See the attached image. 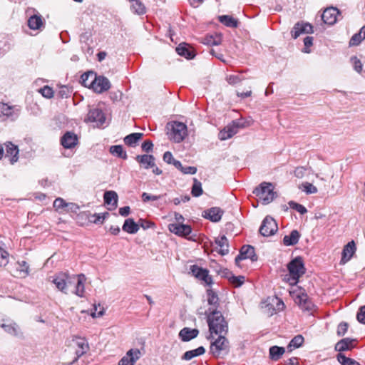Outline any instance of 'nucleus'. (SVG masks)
I'll return each instance as SVG.
<instances>
[{"label": "nucleus", "mask_w": 365, "mask_h": 365, "mask_svg": "<svg viewBox=\"0 0 365 365\" xmlns=\"http://www.w3.org/2000/svg\"><path fill=\"white\" fill-rule=\"evenodd\" d=\"M207 323L210 334H226L228 332V324L219 311H210Z\"/></svg>", "instance_id": "obj_1"}, {"label": "nucleus", "mask_w": 365, "mask_h": 365, "mask_svg": "<svg viewBox=\"0 0 365 365\" xmlns=\"http://www.w3.org/2000/svg\"><path fill=\"white\" fill-rule=\"evenodd\" d=\"M209 337L211 339L210 352L216 358L226 354L229 351L230 343L225 334H218L217 338H215L212 334Z\"/></svg>", "instance_id": "obj_2"}, {"label": "nucleus", "mask_w": 365, "mask_h": 365, "mask_svg": "<svg viewBox=\"0 0 365 365\" xmlns=\"http://www.w3.org/2000/svg\"><path fill=\"white\" fill-rule=\"evenodd\" d=\"M168 135L175 143L182 142L187 135V125L180 122H171L167 125Z\"/></svg>", "instance_id": "obj_3"}, {"label": "nucleus", "mask_w": 365, "mask_h": 365, "mask_svg": "<svg viewBox=\"0 0 365 365\" xmlns=\"http://www.w3.org/2000/svg\"><path fill=\"white\" fill-rule=\"evenodd\" d=\"M253 193L258 197L262 204L267 205L270 203L276 197V193L273 191V185L269 182H262L255 189Z\"/></svg>", "instance_id": "obj_4"}, {"label": "nucleus", "mask_w": 365, "mask_h": 365, "mask_svg": "<svg viewBox=\"0 0 365 365\" xmlns=\"http://www.w3.org/2000/svg\"><path fill=\"white\" fill-rule=\"evenodd\" d=\"M288 270L290 275L291 284H296L299 278L305 272L304 263L300 257H297L288 264Z\"/></svg>", "instance_id": "obj_5"}, {"label": "nucleus", "mask_w": 365, "mask_h": 365, "mask_svg": "<svg viewBox=\"0 0 365 365\" xmlns=\"http://www.w3.org/2000/svg\"><path fill=\"white\" fill-rule=\"evenodd\" d=\"M74 279L67 273L60 272L53 277L52 282L58 290L67 294L68 288L71 286V282H74Z\"/></svg>", "instance_id": "obj_6"}, {"label": "nucleus", "mask_w": 365, "mask_h": 365, "mask_svg": "<svg viewBox=\"0 0 365 365\" xmlns=\"http://www.w3.org/2000/svg\"><path fill=\"white\" fill-rule=\"evenodd\" d=\"M278 230L276 221L270 216H267L262 221L259 227V232L264 237H269L275 234Z\"/></svg>", "instance_id": "obj_7"}, {"label": "nucleus", "mask_w": 365, "mask_h": 365, "mask_svg": "<svg viewBox=\"0 0 365 365\" xmlns=\"http://www.w3.org/2000/svg\"><path fill=\"white\" fill-rule=\"evenodd\" d=\"M242 125L239 122L234 120L220 131L218 138L221 140H227L237 133L239 128Z\"/></svg>", "instance_id": "obj_8"}, {"label": "nucleus", "mask_w": 365, "mask_h": 365, "mask_svg": "<svg viewBox=\"0 0 365 365\" xmlns=\"http://www.w3.org/2000/svg\"><path fill=\"white\" fill-rule=\"evenodd\" d=\"M190 273L200 280L203 281L207 285L212 284V279L209 274V271L206 269L198 267L197 265H192L190 268Z\"/></svg>", "instance_id": "obj_9"}, {"label": "nucleus", "mask_w": 365, "mask_h": 365, "mask_svg": "<svg viewBox=\"0 0 365 365\" xmlns=\"http://www.w3.org/2000/svg\"><path fill=\"white\" fill-rule=\"evenodd\" d=\"M86 120L95 123L96 125L99 127L105 123L106 116L102 110L98 108H93L90 109Z\"/></svg>", "instance_id": "obj_10"}, {"label": "nucleus", "mask_w": 365, "mask_h": 365, "mask_svg": "<svg viewBox=\"0 0 365 365\" xmlns=\"http://www.w3.org/2000/svg\"><path fill=\"white\" fill-rule=\"evenodd\" d=\"M245 259H250L252 262L257 261V257L252 246H242L240 249V255H237L235 258V263L239 265L240 262Z\"/></svg>", "instance_id": "obj_11"}, {"label": "nucleus", "mask_w": 365, "mask_h": 365, "mask_svg": "<svg viewBox=\"0 0 365 365\" xmlns=\"http://www.w3.org/2000/svg\"><path fill=\"white\" fill-rule=\"evenodd\" d=\"M93 86L92 89L98 93H101L108 91L110 88V83L109 80L104 76H96L92 80Z\"/></svg>", "instance_id": "obj_12"}, {"label": "nucleus", "mask_w": 365, "mask_h": 365, "mask_svg": "<svg viewBox=\"0 0 365 365\" xmlns=\"http://www.w3.org/2000/svg\"><path fill=\"white\" fill-rule=\"evenodd\" d=\"M140 356L141 353L138 349H131L119 361L118 365H135Z\"/></svg>", "instance_id": "obj_13"}, {"label": "nucleus", "mask_w": 365, "mask_h": 365, "mask_svg": "<svg viewBox=\"0 0 365 365\" xmlns=\"http://www.w3.org/2000/svg\"><path fill=\"white\" fill-rule=\"evenodd\" d=\"M339 16H340L339 10L336 7L331 6L327 8L324 11L322 19L325 24L334 25L336 22Z\"/></svg>", "instance_id": "obj_14"}, {"label": "nucleus", "mask_w": 365, "mask_h": 365, "mask_svg": "<svg viewBox=\"0 0 365 365\" xmlns=\"http://www.w3.org/2000/svg\"><path fill=\"white\" fill-rule=\"evenodd\" d=\"M313 32V26L310 24L298 22L294 26L291 34L294 38H297L302 34H312Z\"/></svg>", "instance_id": "obj_15"}, {"label": "nucleus", "mask_w": 365, "mask_h": 365, "mask_svg": "<svg viewBox=\"0 0 365 365\" xmlns=\"http://www.w3.org/2000/svg\"><path fill=\"white\" fill-rule=\"evenodd\" d=\"M168 227L171 232L185 237H187L192 232V228L190 225L182 223H172L169 225Z\"/></svg>", "instance_id": "obj_16"}, {"label": "nucleus", "mask_w": 365, "mask_h": 365, "mask_svg": "<svg viewBox=\"0 0 365 365\" xmlns=\"http://www.w3.org/2000/svg\"><path fill=\"white\" fill-rule=\"evenodd\" d=\"M19 115V113L16 112L14 106H9L4 103H0V118H2V120H4L9 118L14 120Z\"/></svg>", "instance_id": "obj_17"}, {"label": "nucleus", "mask_w": 365, "mask_h": 365, "mask_svg": "<svg viewBox=\"0 0 365 365\" xmlns=\"http://www.w3.org/2000/svg\"><path fill=\"white\" fill-rule=\"evenodd\" d=\"M71 277L75 278L73 279L74 282H71V285H75V290L73 291V293L80 297H83L85 292V275L83 274L78 275H71Z\"/></svg>", "instance_id": "obj_18"}, {"label": "nucleus", "mask_w": 365, "mask_h": 365, "mask_svg": "<svg viewBox=\"0 0 365 365\" xmlns=\"http://www.w3.org/2000/svg\"><path fill=\"white\" fill-rule=\"evenodd\" d=\"M6 148L5 157L9 159L11 164H14L17 162L19 159V148L16 145L11 142H7L4 144Z\"/></svg>", "instance_id": "obj_19"}, {"label": "nucleus", "mask_w": 365, "mask_h": 365, "mask_svg": "<svg viewBox=\"0 0 365 365\" xmlns=\"http://www.w3.org/2000/svg\"><path fill=\"white\" fill-rule=\"evenodd\" d=\"M223 215V211L220 207H214L203 212L202 216L213 222H219Z\"/></svg>", "instance_id": "obj_20"}, {"label": "nucleus", "mask_w": 365, "mask_h": 365, "mask_svg": "<svg viewBox=\"0 0 365 365\" xmlns=\"http://www.w3.org/2000/svg\"><path fill=\"white\" fill-rule=\"evenodd\" d=\"M28 26L32 30L41 31L44 28L43 19L40 14L31 16L28 19Z\"/></svg>", "instance_id": "obj_21"}, {"label": "nucleus", "mask_w": 365, "mask_h": 365, "mask_svg": "<svg viewBox=\"0 0 365 365\" xmlns=\"http://www.w3.org/2000/svg\"><path fill=\"white\" fill-rule=\"evenodd\" d=\"M77 143V135L72 132H66L61 139V143L65 148H72Z\"/></svg>", "instance_id": "obj_22"}, {"label": "nucleus", "mask_w": 365, "mask_h": 365, "mask_svg": "<svg viewBox=\"0 0 365 365\" xmlns=\"http://www.w3.org/2000/svg\"><path fill=\"white\" fill-rule=\"evenodd\" d=\"M356 251V245L354 241L349 242L344 246L342 251V257L341 259V264H346L349 261Z\"/></svg>", "instance_id": "obj_23"}, {"label": "nucleus", "mask_w": 365, "mask_h": 365, "mask_svg": "<svg viewBox=\"0 0 365 365\" xmlns=\"http://www.w3.org/2000/svg\"><path fill=\"white\" fill-rule=\"evenodd\" d=\"M199 331L197 329L184 327L179 332V338L182 341H189L197 336Z\"/></svg>", "instance_id": "obj_24"}, {"label": "nucleus", "mask_w": 365, "mask_h": 365, "mask_svg": "<svg viewBox=\"0 0 365 365\" xmlns=\"http://www.w3.org/2000/svg\"><path fill=\"white\" fill-rule=\"evenodd\" d=\"M73 342L78 347V349L76 350V354L78 358L86 354L89 349L88 343L84 338L76 337L73 339Z\"/></svg>", "instance_id": "obj_25"}, {"label": "nucleus", "mask_w": 365, "mask_h": 365, "mask_svg": "<svg viewBox=\"0 0 365 365\" xmlns=\"http://www.w3.org/2000/svg\"><path fill=\"white\" fill-rule=\"evenodd\" d=\"M0 327L10 335L17 336L18 332L20 330V327L15 323L9 320H2V323H0Z\"/></svg>", "instance_id": "obj_26"}, {"label": "nucleus", "mask_w": 365, "mask_h": 365, "mask_svg": "<svg viewBox=\"0 0 365 365\" xmlns=\"http://www.w3.org/2000/svg\"><path fill=\"white\" fill-rule=\"evenodd\" d=\"M356 341L354 339L344 338L340 340L335 345V350L337 351H344L346 350H351L354 347V342Z\"/></svg>", "instance_id": "obj_27"}, {"label": "nucleus", "mask_w": 365, "mask_h": 365, "mask_svg": "<svg viewBox=\"0 0 365 365\" xmlns=\"http://www.w3.org/2000/svg\"><path fill=\"white\" fill-rule=\"evenodd\" d=\"M135 160L143 165L145 169L155 167V158L152 155H137Z\"/></svg>", "instance_id": "obj_28"}, {"label": "nucleus", "mask_w": 365, "mask_h": 365, "mask_svg": "<svg viewBox=\"0 0 365 365\" xmlns=\"http://www.w3.org/2000/svg\"><path fill=\"white\" fill-rule=\"evenodd\" d=\"M300 237L299 232L294 230L289 235H285L283 238V244L285 246H292L298 243Z\"/></svg>", "instance_id": "obj_29"}, {"label": "nucleus", "mask_w": 365, "mask_h": 365, "mask_svg": "<svg viewBox=\"0 0 365 365\" xmlns=\"http://www.w3.org/2000/svg\"><path fill=\"white\" fill-rule=\"evenodd\" d=\"M122 229L128 233L135 234L139 230V225L135 222L133 219L128 218L125 220Z\"/></svg>", "instance_id": "obj_30"}, {"label": "nucleus", "mask_w": 365, "mask_h": 365, "mask_svg": "<svg viewBox=\"0 0 365 365\" xmlns=\"http://www.w3.org/2000/svg\"><path fill=\"white\" fill-rule=\"evenodd\" d=\"M205 352V349L203 346H199L195 349L187 351L185 352L181 359L182 360L190 361L195 357L204 354Z\"/></svg>", "instance_id": "obj_31"}, {"label": "nucleus", "mask_w": 365, "mask_h": 365, "mask_svg": "<svg viewBox=\"0 0 365 365\" xmlns=\"http://www.w3.org/2000/svg\"><path fill=\"white\" fill-rule=\"evenodd\" d=\"M106 204L112 206V209L117 207L118 195L115 191H106L103 195Z\"/></svg>", "instance_id": "obj_32"}, {"label": "nucleus", "mask_w": 365, "mask_h": 365, "mask_svg": "<svg viewBox=\"0 0 365 365\" xmlns=\"http://www.w3.org/2000/svg\"><path fill=\"white\" fill-rule=\"evenodd\" d=\"M177 53L181 56H184L187 59H192L195 57V53L193 51L189 48L186 44H180L176 48Z\"/></svg>", "instance_id": "obj_33"}, {"label": "nucleus", "mask_w": 365, "mask_h": 365, "mask_svg": "<svg viewBox=\"0 0 365 365\" xmlns=\"http://www.w3.org/2000/svg\"><path fill=\"white\" fill-rule=\"evenodd\" d=\"M218 20L221 24L230 28H237L239 24L237 19L229 15L219 16Z\"/></svg>", "instance_id": "obj_34"}, {"label": "nucleus", "mask_w": 365, "mask_h": 365, "mask_svg": "<svg viewBox=\"0 0 365 365\" xmlns=\"http://www.w3.org/2000/svg\"><path fill=\"white\" fill-rule=\"evenodd\" d=\"M215 243L220 247L219 253L221 255H225L229 252L228 240L225 235L216 239Z\"/></svg>", "instance_id": "obj_35"}, {"label": "nucleus", "mask_w": 365, "mask_h": 365, "mask_svg": "<svg viewBox=\"0 0 365 365\" xmlns=\"http://www.w3.org/2000/svg\"><path fill=\"white\" fill-rule=\"evenodd\" d=\"M130 6L131 11L138 15L145 14L146 9L144 4L140 0H133Z\"/></svg>", "instance_id": "obj_36"}, {"label": "nucleus", "mask_w": 365, "mask_h": 365, "mask_svg": "<svg viewBox=\"0 0 365 365\" xmlns=\"http://www.w3.org/2000/svg\"><path fill=\"white\" fill-rule=\"evenodd\" d=\"M365 38V26H362L360 31L355 34L350 39L349 45L351 46L359 45L361 41Z\"/></svg>", "instance_id": "obj_37"}, {"label": "nucleus", "mask_w": 365, "mask_h": 365, "mask_svg": "<svg viewBox=\"0 0 365 365\" xmlns=\"http://www.w3.org/2000/svg\"><path fill=\"white\" fill-rule=\"evenodd\" d=\"M285 352L284 347L273 346L269 348V356L270 359L277 361L278 360Z\"/></svg>", "instance_id": "obj_38"}, {"label": "nucleus", "mask_w": 365, "mask_h": 365, "mask_svg": "<svg viewBox=\"0 0 365 365\" xmlns=\"http://www.w3.org/2000/svg\"><path fill=\"white\" fill-rule=\"evenodd\" d=\"M96 78V74L93 72L85 73L81 75V83L85 87L92 88L93 83L92 80Z\"/></svg>", "instance_id": "obj_39"}, {"label": "nucleus", "mask_w": 365, "mask_h": 365, "mask_svg": "<svg viewBox=\"0 0 365 365\" xmlns=\"http://www.w3.org/2000/svg\"><path fill=\"white\" fill-rule=\"evenodd\" d=\"M110 152L114 156L121 158L123 159L127 158L126 152L124 151L122 145H113L110 148Z\"/></svg>", "instance_id": "obj_40"}, {"label": "nucleus", "mask_w": 365, "mask_h": 365, "mask_svg": "<svg viewBox=\"0 0 365 365\" xmlns=\"http://www.w3.org/2000/svg\"><path fill=\"white\" fill-rule=\"evenodd\" d=\"M143 136V133H133L128 135H127L124 138V142L128 145H135Z\"/></svg>", "instance_id": "obj_41"}, {"label": "nucleus", "mask_w": 365, "mask_h": 365, "mask_svg": "<svg viewBox=\"0 0 365 365\" xmlns=\"http://www.w3.org/2000/svg\"><path fill=\"white\" fill-rule=\"evenodd\" d=\"M304 342V337L302 335L295 336L289 342L287 349L292 351L293 349L299 348Z\"/></svg>", "instance_id": "obj_42"}, {"label": "nucleus", "mask_w": 365, "mask_h": 365, "mask_svg": "<svg viewBox=\"0 0 365 365\" xmlns=\"http://www.w3.org/2000/svg\"><path fill=\"white\" fill-rule=\"evenodd\" d=\"M337 360L341 365H360L356 360L346 357L344 354L341 353L337 355Z\"/></svg>", "instance_id": "obj_43"}, {"label": "nucleus", "mask_w": 365, "mask_h": 365, "mask_svg": "<svg viewBox=\"0 0 365 365\" xmlns=\"http://www.w3.org/2000/svg\"><path fill=\"white\" fill-rule=\"evenodd\" d=\"M269 305L273 307V310L275 313L277 312L283 310L284 308V304L283 301L277 297L272 298L271 302L269 304Z\"/></svg>", "instance_id": "obj_44"}, {"label": "nucleus", "mask_w": 365, "mask_h": 365, "mask_svg": "<svg viewBox=\"0 0 365 365\" xmlns=\"http://www.w3.org/2000/svg\"><path fill=\"white\" fill-rule=\"evenodd\" d=\"M202 183L196 178L193 179L191 193L194 197H199L202 194Z\"/></svg>", "instance_id": "obj_45"}, {"label": "nucleus", "mask_w": 365, "mask_h": 365, "mask_svg": "<svg viewBox=\"0 0 365 365\" xmlns=\"http://www.w3.org/2000/svg\"><path fill=\"white\" fill-rule=\"evenodd\" d=\"M227 278L230 283L236 287H240L244 283L245 279L244 276H234L232 274H230V276H227Z\"/></svg>", "instance_id": "obj_46"}, {"label": "nucleus", "mask_w": 365, "mask_h": 365, "mask_svg": "<svg viewBox=\"0 0 365 365\" xmlns=\"http://www.w3.org/2000/svg\"><path fill=\"white\" fill-rule=\"evenodd\" d=\"M207 294L208 304L216 307L219 300L217 294L212 289H207Z\"/></svg>", "instance_id": "obj_47"}, {"label": "nucleus", "mask_w": 365, "mask_h": 365, "mask_svg": "<svg viewBox=\"0 0 365 365\" xmlns=\"http://www.w3.org/2000/svg\"><path fill=\"white\" fill-rule=\"evenodd\" d=\"M67 205V202L61 197L56 198L53 202V207L60 212H63Z\"/></svg>", "instance_id": "obj_48"}, {"label": "nucleus", "mask_w": 365, "mask_h": 365, "mask_svg": "<svg viewBox=\"0 0 365 365\" xmlns=\"http://www.w3.org/2000/svg\"><path fill=\"white\" fill-rule=\"evenodd\" d=\"M351 63L354 66V69L358 72L361 73L362 71L363 65L361 63V61L356 57V56H352L350 58Z\"/></svg>", "instance_id": "obj_49"}, {"label": "nucleus", "mask_w": 365, "mask_h": 365, "mask_svg": "<svg viewBox=\"0 0 365 365\" xmlns=\"http://www.w3.org/2000/svg\"><path fill=\"white\" fill-rule=\"evenodd\" d=\"M303 190L306 192L307 194H314L317 192V188L313 185L310 182H304L302 183Z\"/></svg>", "instance_id": "obj_50"}, {"label": "nucleus", "mask_w": 365, "mask_h": 365, "mask_svg": "<svg viewBox=\"0 0 365 365\" xmlns=\"http://www.w3.org/2000/svg\"><path fill=\"white\" fill-rule=\"evenodd\" d=\"M39 92L42 94V96L47 98H51L53 96V91L51 88L48 86H45L39 90Z\"/></svg>", "instance_id": "obj_51"}, {"label": "nucleus", "mask_w": 365, "mask_h": 365, "mask_svg": "<svg viewBox=\"0 0 365 365\" xmlns=\"http://www.w3.org/2000/svg\"><path fill=\"white\" fill-rule=\"evenodd\" d=\"M227 81L230 85H236L242 81V78L239 75H230L226 78Z\"/></svg>", "instance_id": "obj_52"}, {"label": "nucleus", "mask_w": 365, "mask_h": 365, "mask_svg": "<svg viewBox=\"0 0 365 365\" xmlns=\"http://www.w3.org/2000/svg\"><path fill=\"white\" fill-rule=\"evenodd\" d=\"M289 205L292 208L294 209L295 210H297L298 212H299L302 215L305 214L307 212V210L304 206H303L302 205L298 204L297 202H290Z\"/></svg>", "instance_id": "obj_53"}, {"label": "nucleus", "mask_w": 365, "mask_h": 365, "mask_svg": "<svg viewBox=\"0 0 365 365\" xmlns=\"http://www.w3.org/2000/svg\"><path fill=\"white\" fill-rule=\"evenodd\" d=\"M8 252L0 248V266H6L8 263Z\"/></svg>", "instance_id": "obj_54"}, {"label": "nucleus", "mask_w": 365, "mask_h": 365, "mask_svg": "<svg viewBox=\"0 0 365 365\" xmlns=\"http://www.w3.org/2000/svg\"><path fill=\"white\" fill-rule=\"evenodd\" d=\"M161 197H162V195H152L147 192H143V194L141 195L142 200L144 202H146L150 200H153V201L157 200L161 198Z\"/></svg>", "instance_id": "obj_55"}, {"label": "nucleus", "mask_w": 365, "mask_h": 365, "mask_svg": "<svg viewBox=\"0 0 365 365\" xmlns=\"http://www.w3.org/2000/svg\"><path fill=\"white\" fill-rule=\"evenodd\" d=\"M307 168L303 166L297 167L294 171V175L297 178H302L306 173Z\"/></svg>", "instance_id": "obj_56"}, {"label": "nucleus", "mask_w": 365, "mask_h": 365, "mask_svg": "<svg viewBox=\"0 0 365 365\" xmlns=\"http://www.w3.org/2000/svg\"><path fill=\"white\" fill-rule=\"evenodd\" d=\"M348 329V324L346 322H341L338 325L337 334L339 336H344Z\"/></svg>", "instance_id": "obj_57"}, {"label": "nucleus", "mask_w": 365, "mask_h": 365, "mask_svg": "<svg viewBox=\"0 0 365 365\" xmlns=\"http://www.w3.org/2000/svg\"><path fill=\"white\" fill-rule=\"evenodd\" d=\"M304 48L303 50V51L304 53H309L310 52V50H309L308 48L312 46L313 44V37L312 36H307L306 38H304Z\"/></svg>", "instance_id": "obj_58"}, {"label": "nucleus", "mask_w": 365, "mask_h": 365, "mask_svg": "<svg viewBox=\"0 0 365 365\" xmlns=\"http://www.w3.org/2000/svg\"><path fill=\"white\" fill-rule=\"evenodd\" d=\"M356 318L360 323L365 324V306L360 307Z\"/></svg>", "instance_id": "obj_59"}, {"label": "nucleus", "mask_w": 365, "mask_h": 365, "mask_svg": "<svg viewBox=\"0 0 365 365\" xmlns=\"http://www.w3.org/2000/svg\"><path fill=\"white\" fill-rule=\"evenodd\" d=\"M104 314V309L101 307L100 305L94 306V311L92 312L91 315L93 317H100L103 316Z\"/></svg>", "instance_id": "obj_60"}, {"label": "nucleus", "mask_w": 365, "mask_h": 365, "mask_svg": "<svg viewBox=\"0 0 365 365\" xmlns=\"http://www.w3.org/2000/svg\"><path fill=\"white\" fill-rule=\"evenodd\" d=\"M296 300H297V302L299 304V305L301 306L303 304H306L307 302H309V299L307 294L302 293L297 296Z\"/></svg>", "instance_id": "obj_61"}, {"label": "nucleus", "mask_w": 365, "mask_h": 365, "mask_svg": "<svg viewBox=\"0 0 365 365\" xmlns=\"http://www.w3.org/2000/svg\"><path fill=\"white\" fill-rule=\"evenodd\" d=\"M153 144L150 140H145L142 144V149L146 153H149L153 150Z\"/></svg>", "instance_id": "obj_62"}, {"label": "nucleus", "mask_w": 365, "mask_h": 365, "mask_svg": "<svg viewBox=\"0 0 365 365\" xmlns=\"http://www.w3.org/2000/svg\"><path fill=\"white\" fill-rule=\"evenodd\" d=\"M163 160L168 164H173V162L175 160V159L173 158L172 153L169 151H167L163 155Z\"/></svg>", "instance_id": "obj_63"}, {"label": "nucleus", "mask_w": 365, "mask_h": 365, "mask_svg": "<svg viewBox=\"0 0 365 365\" xmlns=\"http://www.w3.org/2000/svg\"><path fill=\"white\" fill-rule=\"evenodd\" d=\"M197 172V168L194 166H187L183 167V169L182 170V173L184 174H195Z\"/></svg>", "instance_id": "obj_64"}]
</instances>
